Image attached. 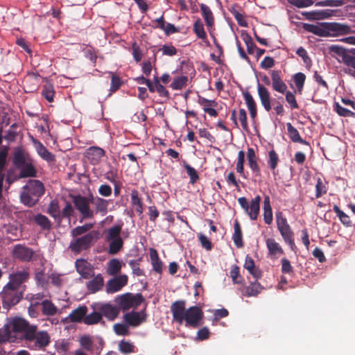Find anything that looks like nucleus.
<instances>
[{
  "mask_svg": "<svg viewBox=\"0 0 355 355\" xmlns=\"http://www.w3.org/2000/svg\"><path fill=\"white\" fill-rule=\"evenodd\" d=\"M303 28L320 37L343 35L351 31L349 26L339 23H304Z\"/></svg>",
  "mask_w": 355,
  "mask_h": 355,
  "instance_id": "obj_1",
  "label": "nucleus"
},
{
  "mask_svg": "<svg viewBox=\"0 0 355 355\" xmlns=\"http://www.w3.org/2000/svg\"><path fill=\"white\" fill-rule=\"evenodd\" d=\"M9 325L11 328L15 340L16 339H21L28 341V339L33 338V336L35 331L37 330V325L31 324L26 319L15 316L8 318Z\"/></svg>",
  "mask_w": 355,
  "mask_h": 355,
  "instance_id": "obj_2",
  "label": "nucleus"
},
{
  "mask_svg": "<svg viewBox=\"0 0 355 355\" xmlns=\"http://www.w3.org/2000/svg\"><path fill=\"white\" fill-rule=\"evenodd\" d=\"M9 325L11 328L15 340L16 339H21L28 341V339L33 338V336L35 331L37 330V325L31 324L26 319L15 316L8 318Z\"/></svg>",
  "mask_w": 355,
  "mask_h": 355,
  "instance_id": "obj_3",
  "label": "nucleus"
},
{
  "mask_svg": "<svg viewBox=\"0 0 355 355\" xmlns=\"http://www.w3.org/2000/svg\"><path fill=\"white\" fill-rule=\"evenodd\" d=\"M329 49L332 56L345 65L344 72L355 78V49H347L338 45Z\"/></svg>",
  "mask_w": 355,
  "mask_h": 355,
  "instance_id": "obj_4",
  "label": "nucleus"
},
{
  "mask_svg": "<svg viewBox=\"0 0 355 355\" xmlns=\"http://www.w3.org/2000/svg\"><path fill=\"white\" fill-rule=\"evenodd\" d=\"M44 193V187L43 183L37 180H30L27 184L23 187V191L20 195L21 202L31 207L34 206L39 200V198Z\"/></svg>",
  "mask_w": 355,
  "mask_h": 355,
  "instance_id": "obj_5",
  "label": "nucleus"
},
{
  "mask_svg": "<svg viewBox=\"0 0 355 355\" xmlns=\"http://www.w3.org/2000/svg\"><path fill=\"white\" fill-rule=\"evenodd\" d=\"M99 235L98 231L92 230L83 236L73 238L70 242L69 248L76 254L87 250L99 239Z\"/></svg>",
  "mask_w": 355,
  "mask_h": 355,
  "instance_id": "obj_6",
  "label": "nucleus"
},
{
  "mask_svg": "<svg viewBox=\"0 0 355 355\" xmlns=\"http://www.w3.org/2000/svg\"><path fill=\"white\" fill-rule=\"evenodd\" d=\"M0 297L3 309L8 310L21 300L22 295L18 289L6 284L0 293Z\"/></svg>",
  "mask_w": 355,
  "mask_h": 355,
  "instance_id": "obj_7",
  "label": "nucleus"
},
{
  "mask_svg": "<svg viewBox=\"0 0 355 355\" xmlns=\"http://www.w3.org/2000/svg\"><path fill=\"white\" fill-rule=\"evenodd\" d=\"M73 202L75 208L80 214L83 219L94 218V211L90 207V203H92V195L89 198L80 195L75 196L73 197Z\"/></svg>",
  "mask_w": 355,
  "mask_h": 355,
  "instance_id": "obj_8",
  "label": "nucleus"
},
{
  "mask_svg": "<svg viewBox=\"0 0 355 355\" xmlns=\"http://www.w3.org/2000/svg\"><path fill=\"white\" fill-rule=\"evenodd\" d=\"M261 200V198L259 195L252 199L250 202L245 197H240L238 199V202L250 218L252 220H255L259 214Z\"/></svg>",
  "mask_w": 355,
  "mask_h": 355,
  "instance_id": "obj_9",
  "label": "nucleus"
},
{
  "mask_svg": "<svg viewBox=\"0 0 355 355\" xmlns=\"http://www.w3.org/2000/svg\"><path fill=\"white\" fill-rule=\"evenodd\" d=\"M144 301L145 299L141 293H128L119 297L118 304L119 309L125 311L131 308H137Z\"/></svg>",
  "mask_w": 355,
  "mask_h": 355,
  "instance_id": "obj_10",
  "label": "nucleus"
},
{
  "mask_svg": "<svg viewBox=\"0 0 355 355\" xmlns=\"http://www.w3.org/2000/svg\"><path fill=\"white\" fill-rule=\"evenodd\" d=\"M204 316L203 311L200 306H193L187 309L185 313V325L188 327L197 328L201 324Z\"/></svg>",
  "mask_w": 355,
  "mask_h": 355,
  "instance_id": "obj_11",
  "label": "nucleus"
},
{
  "mask_svg": "<svg viewBox=\"0 0 355 355\" xmlns=\"http://www.w3.org/2000/svg\"><path fill=\"white\" fill-rule=\"evenodd\" d=\"M33 338L28 339V342H33V345L31 347L33 349H43L48 346L51 342V338L49 333L46 331H35Z\"/></svg>",
  "mask_w": 355,
  "mask_h": 355,
  "instance_id": "obj_12",
  "label": "nucleus"
},
{
  "mask_svg": "<svg viewBox=\"0 0 355 355\" xmlns=\"http://www.w3.org/2000/svg\"><path fill=\"white\" fill-rule=\"evenodd\" d=\"M34 251L24 245H15L12 250V257L14 259H19L23 262H30L33 260Z\"/></svg>",
  "mask_w": 355,
  "mask_h": 355,
  "instance_id": "obj_13",
  "label": "nucleus"
},
{
  "mask_svg": "<svg viewBox=\"0 0 355 355\" xmlns=\"http://www.w3.org/2000/svg\"><path fill=\"white\" fill-rule=\"evenodd\" d=\"M126 324L131 327H138L146 320V307L141 311L127 313L123 315Z\"/></svg>",
  "mask_w": 355,
  "mask_h": 355,
  "instance_id": "obj_14",
  "label": "nucleus"
},
{
  "mask_svg": "<svg viewBox=\"0 0 355 355\" xmlns=\"http://www.w3.org/2000/svg\"><path fill=\"white\" fill-rule=\"evenodd\" d=\"M186 311V302L184 300L175 301L171 306L173 320L179 324H182L185 318Z\"/></svg>",
  "mask_w": 355,
  "mask_h": 355,
  "instance_id": "obj_15",
  "label": "nucleus"
},
{
  "mask_svg": "<svg viewBox=\"0 0 355 355\" xmlns=\"http://www.w3.org/2000/svg\"><path fill=\"white\" fill-rule=\"evenodd\" d=\"M31 140L35 148L37 154L44 160L53 163L55 162V156L51 153L38 139L34 138L33 136H30Z\"/></svg>",
  "mask_w": 355,
  "mask_h": 355,
  "instance_id": "obj_16",
  "label": "nucleus"
},
{
  "mask_svg": "<svg viewBox=\"0 0 355 355\" xmlns=\"http://www.w3.org/2000/svg\"><path fill=\"white\" fill-rule=\"evenodd\" d=\"M128 276L121 275L110 279L106 285V292L107 293H114L119 291L128 283Z\"/></svg>",
  "mask_w": 355,
  "mask_h": 355,
  "instance_id": "obj_17",
  "label": "nucleus"
},
{
  "mask_svg": "<svg viewBox=\"0 0 355 355\" xmlns=\"http://www.w3.org/2000/svg\"><path fill=\"white\" fill-rule=\"evenodd\" d=\"M28 277L29 272L28 269H24L21 271H17L10 275L9 282L7 285L18 289L21 284L27 281Z\"/></svg>",
  "mask_w": 355,
  "mask_h": 355,
  "instance_id": "obj_18",
  "label": "nucleus"
},
{
  "mask_svg": "<svg viewBox=\"0 0 355 355\" xmlns=\"http://www.w3.org/2000/svg\"><path fill=\"white\" fill-rule=\"evenodd\" d=\"M257 93L261 103L266 112H270L272 109L270 94L268 89L263 85L258 83Z\"/></svg>",
  "mask_w": 355,
  "mask_h": 355,
  "instance_id": "obj_19",
  "label": "nucleus"
},
{
  "mask_svg": "<svg viewBox=\"0 0 355 355\" xmlns=\"http://www.w3.org/2000/svg\"><path fill=\"white\" fill-rule=\"evenodd\" d=\"M271 78L272 87L273 90L281 94H284L287 91V85L282 79L279 71H272Z\"/></svg>",
  "mask_w": 355,
  "mask_h": 355,
  "instance_id": "obj_20",
  "label": "nucleus"
},
{
  "mask_svg": "<svg viewBox=\"0 0 355 355\" xmlns=\"http://www.w3.org/2000/svg\"><path fill=\"white\" fill-rule=\"evenodd\" d=\"M109 202L110 200L92 195V204L95 207L94 213H101L102 216H105L107 213Z\"/></svg>",
  "mask_w": 355,
  "mask_h": 355,
  "instance_id": "obj_21",
  "label": "nucleus"
},
{
  "mask_svg": "<svg viewBox=\"0 0 355 355\" xmlns=\"http://www.w3.org/2000/svg\"><path fill=\"white\" fill-rule=\"evenodd\" d=\"M76 268L77 272L84 278L88 279L94 275L89 264L84 259H78L76 261Z\"/></svg>",
  "mask_w": 355,
  "mask_h": 355,
  "instance_id": "obj_22",
  "label": "nucleus"
},
{
  "mask_svg": "<svg viewBox=\"0 0 355 355\" xmlns=\"http://www.w3.org/2000/svg\"><path fill=\"white\" fill-rule=\"evenodd\" d=\"M279 232L282 236L284 242L287 243L292 251L296 252L297 247L294 241V233L292 231L290 225L280 229Z\"/></svg>",
  "mask_w": 355,
  "mask_h": 355,
  "instance_id": "obj_23",
  "label": "nucleus"
},
{
  "mask_svg": "<svg viewBox=\"0 0 355 355\" xmlns=\"http://www.w3.org/2000/svg\"><path fill=\"white\" fill-rule=\"evenodd\" d=\"M99 310L101 315L105 316L109 320H114L119 313V309L110 304H103Z\"/></svg>",
  "mask_w": 355,
  "mask_h": 355,
  "instance_id": "obj_24",
  "label": "nucleus"
},
{
  "mask_svg": "<svg viewBox=\"0 0 355 355\" xmlns=\"http://www.w3.org/2000/svg\"><path fill=\"white\" fill-rule=\"evenodd\" d=\"M103 285V277L101 274H98L87 283V288L90 293H95L101 290Z\"/></svg>",
  "mask_w": 355,
  "mask_h": 355,
  "instance_id": "obj_25",
  "label": "nucleus"
},
{
  "mask_svg": "<svg viewBox=\"0 0 355 355\" xmlns=\"http://www.w3.org/2000/svg\"><path fill=\"white\" fill-rule=\"evenodd\" d=\"M14 341L15 336L12 334L11 328L9 325V322L7 318L6 322L3 327L0 328V344Z\"/></svg>",
  "mask_w": 355,
  "mask_h": 355,
  "instance_id": "obj_26",
  "label": "nucleus"
},
{
  "mask_svg": "<svg viewBox=\"0 0 355 355\" xmlns=\"http://www.w3.org/2000/svg\"><path fill=\"white\" fill-rule=\"evenodd\" d=\"M149 255L153 270L156 272L162 274L163 271V263L159 257L157 250H155V248H150Z\"/></svg>",
  "mask_w": 355,
  "mask_h": 355,
  "instance_id": "obj_27",
  "label": "nucleus"
},
{
  "mask_svg": "<svg viewBox=\"0 0 355 355\" xmlns=\"http://www.w3.org/2000/svg\"><path fill=\"white\" fill-rule=\"evenodd\" d=\"M87 307L86 306H79L71 311L69 315V318L71 322H80L84 321V318L87 313Z\"/></svg>",
  "mask_w": 355,
  "mask_h": 355,
  "instance_id": "obj_28",
  "label": "nucleus"
},
{
  "mask_svg": "<svg viewBox=\"0 0 355 355\" xmlns=\"http://www.w3.org/2000/svg\"><path fill=\"white\" fill-rule=\"evenodd\" d=\"M244 268L253 276L255 279H259L261 277V271L255 267L254 261L253 259L247 255L244 263Z\"/></svg>",
  "mask_w": 355,
  "mask_h": 355,
  "instance_id": "obj_29",
  "label": "nucleus"
},
{
  "mask_svg": "<svg viewBox=\"0 0 355 355\" xmlns=\"http://www.w3.org/2000/svg\"><path fill=\"white\" fill-rule=\"evenodd\" d=\"M104 155V150L99 147L92 146L87 151V157L92 164L98 163Z\"/></svg>",
  "mask_w": 355,
  "mask_h": 355,
  "instance_id": "obj_30",
  "label": "nucleus"
},
{
  "mask_svg": "<svg viewBox=\"0 0 355 355\" xmlns=\"http://www.w3.org/2000/svg\"><path fill=\"white\" fill-rule=\"evenodd\" d=\"M202 15L205 19L208 28H211L214 24V17L210 8L204 3H200Z\"/></svg>",
  "mask_w": 355,
  "mask_h": 355,
  "instance_id": "obj_31",
  "label": "nucleus"
},
{
  "mask_svg": "<svg viewBox=\"0 0 355 355\" xmlns=\"http://www.w3.org/2000/svg\"><path fill=\"white\" fill-rule=\"evenodd\" d=\"M123 265L124 263L118 259L114 258L110 260L107 263V273L111 276L120 273Z\"/></svg>",
  "mask_w": 355,
  "mask_h": 355,
  "instance_id": "obj_32",
  "label": "nucleus"
},
{
  "mask_svg": "<svg viewBox=\"0 0 355 355\" xmlns=\"http://www.w3.org/2000/svg\"><path fill=\"white\" fill-rule=\"evenodd\" d=\"M42 313L44 315L53 316L58 313V307L49 300H45L42 302Z\"/></svg>",
  "mask_w": 355,
  "mask_h": 355,
  "instance_id": "obj_33",
  "label": "nucleus"
},
{
  "mask_svg": "<svg viewBox=\"0 0 355 355\" xmlns=\"http://www.w3.org/2000/svg\"><path fill=\"white\" fill-rule=\"evenodd\" d=\"M286 127L288 136L293 142H298L304 145L309 144V142L301 137L298 130L291 123H288Z\"/></svg>",
  "mask_w": 355,
  "mask_h": 355,
  "instance_id": "obj_34",
  "label": "nucleus"
},
{
  "mask_svg": "<svg viewBox=\"0 0 355 355\" xmlns=\"http://www.w3.org/2000/svg\"><path fill=\"white\" fill-rule=\"evenodd\" d=\"M232 240L237 248H240L243 246L241 227L237 220H235L234 224V233L232 235Z\"/></svg>",
  "mask_w": 355,
  "mask_h": 355,
  "instance_id": "obj_35",
  "label": "nucleus"
},
{
  "mask_svg": "<svg viewBox=\"0 0 355 355\" xmlns=\"http://www.w3.org/2000/svg\"><path fill=\"white\" fill-rule=\"evenodd\" d=\"M123 224H117L110 227L105 232V238L106 241L116 239L121 237Z\"/></svg>",
  "mask_w": 355,
  "mask_h": 355,
  "instance_id": "obj_36",
  "label": "nucleus"
},
{
  "mask_svg": "<svg viewBox=\"0 0 355 355\" xmlns=\"http://www.w3.org/2000/svg\"><path fill=\"white\" fill-rule=\"evenodd\" d=\"M193 32L197 37L201 39L204 42L208 43L204 25L200 19H198L193 24Z\"/></svg>",
  "mask_w": 355,
  "mask_h": 355,
  "instance_id": "obj_37",
  "label": "nucleus"
},
{
  "mask_svg": "<svg viewBox=\"0 0 355 355\" xmlns=\"http://www.w3.org/2000/svg\"><path fill=\"white\" fill-rule=\"evenodd\" d=\"M266 245L271 256H276L277 254H284V250L279 244L274 239H268Z\"/></svg>",
  "mask_w": 355,
  "mask_h": 355,
  "instance_id": "obj_38",
  "label": "nucleus"
},
{
  "mask_svg": "<svg viewBox=\"0 0 355 355\" xmlns=\"http://www.w3.org/2000/svg\"><path fill=\"white\" fill-rule=\"evenodd\" d=\"M51 217L55 220H61V213L58 201L53 200L51 201L46 211Z\"/></svg>",
  "mask_w": 355,
  "mask_h": 355,
  "instance_id": "obj_39",
  "label": "nucleus"
},
{
  "mask_svg": "<svg viewBox=\"0 0 355 355\" xmlns=\"http://www.w3.org/2000/svg\"><path fill=\"white\" fill-rule=\"evenodd\" d=\"M35 223L44 230H50L52 223L51 220L44 215L38 214L34 216Z\"/></svg>",
  "mask_w": 355,
  "mask_h": 355,
  "instance_id": "obj_40",
  "label": "nucleus"
},
{
  "mask_svg": "<svg viewBox=\"0 0 355 355\" xmlns=\"http://www.w3.org/2000/svg\"><path fill=\"white\" fill-rule=\"evenodd\" d=\"M20 170V176L21 178L35 177L36 176V170L30 161H28L23 167L19 168Z\"/></svg>",
  "mask_w": 355,
  "mask_h": 355,
  "instance_id": "obj_41",
  "label": "nucleus"
},
{
  "mask_svg": "<svg viewBox=\"0 0 355 355\" xmlns=\"http://www.w3.org/2000/svg\"><path fill=\"white\" fill-rule=\"evenodd\" d=\"M107 241L109 242L108 253L110 254H116L123 248V241L122 238H118Z\"/></svg>",
  "mask_w": 355,
  "mask_h": 355,
  "instance_id": "obj_42",
  "label": "nucleus"
},
{
  "mask_svg": "<svg viewBox=\"0 0 355 355\" xmlns=\"http://www.w3.org/2000/svg\"><path fill=\"white\" fill-rule=\"evenodd\" d=\"M94 227L93 223H85L83 225L78 226L71 231V235L73 238L83 236L85 233L90 232L89 230Z\"/></svg>",
  "mask_w": 355,
  "mask_h": 355,
  "instance_id": "obj_43",
  "label": "nucleus"
},
{
  "mask_svg": "<svg viewBox=\"0 0 355 355\" xmlns=\"http://www.w3.org/2000/svg\"><path fill=\"white\" fill-rule=\"evenodd\" d=\"M279 162V157L277 153L274 150H271L268 152V159L267 160V163L268 167L272 171L274 175H276L277 173L275 171V169L277 166Z\"/></svg>",
  "mask_w": 355,
  "mask_h": 355,
  "instance_id": "obj_44",
  "label": "nucleus"
},
{
  "mask_svg": "<svg viewBox=\"0 0 355 355\" xmlns=\"http://www.w3.org/2000/svg\"><path fill=\"white\" fill-rule=\"evenodd\" d=\"M263 287L257 282H252L248 286L245 288V295L248 297L257 296L261 291Z\"/></svg>",
  "mask_w": 355,
  "mask_h": 355,
  "instance_id": "obj_45",
  "label": "nucleus"
},
{
  "mask_svg": "<svg viewBox=\"0 0 355 355\" xmlns=\"http://www.w3.org/2000/svg\"><path fill=\"white\" fill-rule=\"evenodd\" d=\"M307 15L310 19H323L331 16V10L328 9L322 10H313L307 12Z\"/></svg>",
  "mask_w": 355,
  "mask_h": 355,
  "instance_id": "obj_46",
  "label": "nucleus"
},
{
  "mask_svg": "<svg viewBox=\"0 0 355 355\" xmlns=\"http://www.w3.org/2000/svg\"><path fill=\"white\" fill-rule=\"evenodd\" d=\"M334 211L336 214L337 216L339 218L341 223L347 226H352V220H350L349 216H347L345 213H344L336 205H335L333 207Z\"/></svg>",
  "mask_w": 355,
  "mask_h": 355,
  "instance_id": "obj_47",
  "label": "nucleus"
},
{
  "mask_svg": "<svg viewBox=\"0 0 355 355\" xmlns=\"http://www.w3.org/2000/svg\"><path fill=\"white\" fill-rule=\"evenodd\" d=\"M130 197L132 204L137 206L136 211L139 214H141L143 212V203L141 198L139 197L138 191L135 189L132 190Z\"/></svg>",
  "mask_w": 355,
  "mask_h": 355,
  "instance_id": "obj_48",
  "label": "nucleus"
},
{
  "mask_svg": "<svg viewBox=\"0 0 355 355\" xmlns=\"http://www.w3.org/2000/svg\"><path fill=\"white\" fill-rule=\"evenodd\" d=\"M42 96L49 102H53L55 96V91L53 85L46 84L43 87Z\"/></svg>",
  "mask_w": 355,
  "mask_h": 355,
  "instance_id": "obj_49",
  "label": "nucleus"
},
{
  "mask_svg": "<svg viewBox=\"0 0 355 355\" xmlns=\"http://www.w3.org/2000/svg\"><path fill=\"white\" fill-rule=\"evenodd\" d=\"M102 319L101 313L94 311L92 313L87 315L84 318V323L88 325L97 324Z\"/></svg>",
  "mask_w": 355,
  "mask_h": 355,
  "instance_id": "obj_50",
  "label": "nucleus"
},
{
  "mask_svg": "<svg viewBox=\"0 0 355 355\" xmlns=\"http://www.w3.org/2000/svg\"><path fill=\"white\" fill-rule=\"evenodd\" d=\"M305 80L306 76L302 72H298L293 76V81L297 87L299 94H302Z\"/></svg>",
  "mask_w": 355,
  "mask_h": 355,
  "instance_id": "obj_51",
  "label": "nucleus"
},
{
  "mask_svg": "<svg viewBox=\"0 0 355 355\" xmlns=\"http://www.w3.org/2000/svg\"><path fill=\"white\" fill-rule=\"evenodd\" d=\"M28 162L25 155L21 151L15 153L13 157V164L19 169Z\"/></svg>",
  "mask_w": 355,
  "mask_h": 355,
  "instance_id": "obj_52",
  "label": "nucleus"
},
{
  "mask_svg": "<svg viewBox=\"0 0 355 355\" xmlns=\"http://www.w3.org/2000/svg\"><path fill=\"white\" fill-rule=\"evenodd\" d=\"M187 81H188L187 76H181L177 77L171 83V87L175 90L181 89L184 86H186Z\"/></svg>",
  "mask_w": 355,
  "mask_h": 355,
  "instance_id": "obj_53",
  "label": "nucleus"
},
{
  "mask_svg": "<svg viewBox=\"0 0 355 355\" xmlns=\"http://www.w3.org/2000/svg\"><path fill=\"white\" fill-rule=\"evenodd\" d=\"M135 345L129 342L122 340L119 344V351L124 354L134 352Z\"/></svg>",
  "mask_w": 355,
  "mask_h": 355,
  "instance_id": "obj_54",
  "label": "nucleus"
},
{
  "mask_svg": "<svg viewBox=\"0 0 355 355\" xmlns=\"http://www.w3.org/2000/svg\"><path fill=\"white\" fill-rule=\"evenodd\" d=\"M109 73L111 75V86L110 91L111 93H113L120 88L123 82L120 77L114 74L113 72H110Z\"/></svg>",
  "mask_w": 355,
  "mask_h": 355,
  "instance_id": "obj_55",
  "label": "nucleus"
},
{
  "mask_svg": "<svg viewBox=\"0 0 355 355\" xmlns=\"http://www.w3.org/2000/svg\"><path fill=\"white\" fill-rule=\"evenodd\" d=\"M238 119L241 123V128L243 130L249 131V126L247 119V112L243 108H241L238 113Z\"/></svg>",
  "mask_w": 355,
  "mask_h": 355,
  "instance_id": "obj_56",
  "label": "nucleus"
},
{
  "mask_svg": "<svg viewBox=\"0 0 355 355\" xmlns=\"http://www.w3.org/2000/svg\"><path fill=\"white\" fill-rule=\"evenodd\" d=\"M80 345L85 350L93 352V340L89 336H84L80 338Z\"/></svg>",
  "mask_w": 355,
  "mask_h": 355,
  "instance_id": "obj_57",
  "label": "nucleus"
},
{
  "mask_svg": "<svg viewBox=\"0 0 355 355\" xmlns=\"http://www.w3.org/2000/svg\"><path fill=\"white\" fill-rule=\"evenodd\" d=\"M244 162H245V153L243 150H240L238 153V159L236 166L237 173L244 176Z\"/></svg>",
  "mask_w": 355,
  "mask_h": 355,
  "instance_id": "obj_58",
  "label": "nucleus"
},
{
  "mask_svg": "<svg viewBox=\"0 0 355 355\" xmlns=\"http://www.w3.org/2000/svg\"><path fill=\"white\" fill-rule=\"evenodd\" d=\"M284 94H285L286 101L289 104L290 107L292 110L298 109L299 105L296 101L294 94L290 91H286Z\"/></svg>",
  "mask_w": 355,
  "mask_h": 355,
  "instance_id": "obj_59",
  "label": "nucleus"
},
{
  "mask_svg": "<svg viewBox=\"0 0 355 355\" xmlns=\"http://www.w3.org/2000/svg\"><path fill=\"white\" fill-rule=\"evenodd\" d=\"M128 324L116 323L114 325V332L119 336H128L130 334Z\"/></svg>",
  "mask_w": 355,
  "mask_h": 355,
  "instance_id": "obj_60",
  "label": "nucleus"
},
{
  "mask_svg": "<svg viewBox=\"0 0 355 355\" xmlns=\"http://www.w3.org/2000/svg\"><path fill=\"white\" fill-rule=\"evenodd\" d=\"M230 277L234 284H241L242 278L240 276L239 267L234 265L230 270Z\"/></svg>",
  "mask_w": 355,
  "mask_h": 355,
  "instance_id": "obj_61",
  "label": "nucleus"
},
{
  "mask_svg": "<svg viewBox=\"0 0 355 355\" xmlns=\"http://www.w3.org/2000/svg\"><path fill=\"white\" fill-rule=\"evenodd\" d=\"M334 110L336 112L342 116H353L355 113L342 107L338 103H334Z\"/></svg>",
  "mask_w": 355,
  "mask_h": 355,
  "instance_id": "obj_62",
  "label": "nucleus"
},
{
  "mask_svg": "<svg viewBox=\"0 0 355 355\" xmlns=\"http://www.w3.org/2000/svg\"><path fill=\"white\" fill-rule=\"evenodd\" d=\"M184 168L187 171L188 175L190 177V182L191 184H194L198 179L199 176L194 168L191 166L190 165L185 164Z\"/></svg>",
  "mask_w": 355,
  "mask_h": 355,
  "instance_id": "obj_63",
  "label": "nucleus"
},
{
  "mask_svg": "<svg viewBox=\"0 0 355 355\" xmlns=\"http://www.w3.org/2000/svg\"><path fill=\"white\" fill-rule=\"evenodd\" d=\"M327 191V189L324 184L321 178H318L317 180V184L315 185V197L317 198L321 197L322 195L325 194Z\"/></svg>",
  "mask_w": 355,
  "mask_h": 355,
  "instance_id": "obj_64",
  "label": "nucleus"
}]
</instances>
